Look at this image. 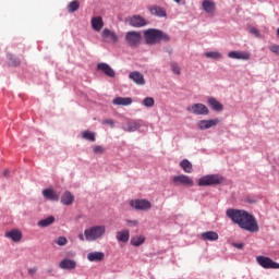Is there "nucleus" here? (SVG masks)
Listing matches in <instances>:
<instances>
[{
  "mask_svg": "<svg viewBox=\"0 0 279 279\" xmlns=\"http://www.w3.org/2000/svg\"><path fill=\"white\" fill-rule=\"evenodd\" d=\"M226 215L242 230L258 232V222H256V218L252 214L241 209H227Z\"/></svg>",
  "mask_w": 279,
  "mask_h": 279,
  "instance_id": "1",
  "label": "nucleus"
},
{
  "mask_svg": "<svg viewBox=\"0 0 279 279\" xmlns=\"http://www.w3.org/2000/svg\"><path fill=\"white\" fill-rule=\"evenodd\" d=\"M144 38L146 45H158L159 43H169V37L165 32L156 28H148L144 31Z\"/></svg>",
  "mask_w": 279,
  "mask_h": 279,
  "instance_id": "2",
  "label": "nucleus"
},
{
  "mask_svg": "<svg viewBox=\"0 0 279 279\" xmlns=\"http://www.w3.org/2000/svg\"><path fill=\"white\" fill-rule=\"evenodd\" d=\"M86 241H97L106 234V226H94L84 231Z\"/></svg>",
  "mask_w": 279,
  "mask_h": 279,
  "instance_id": "3",
  "label": "nucleus"
},
{
  "mask_svg": "<svg viewBox=\"0 0 279 279\" xmlns=\"http://www.w3.org/2000/svg\"><path fill=\"white\" fill-rule=\"evenodd\" d=\"M124 40L129 47L136 49L143 43V34L138 31L128 32L124 36Z\"/></svg>",
  "mask_w": 279,
  "mask_h": 279,
  "instance_id": "4",
  "label": "nucleus"
},
{
  "mask_svg": "<svg viewBox=\"0 0 279 279\" xmlns=\"http://www.w3.org/2000/svg\"><path fill=\"white\" fill-rule=\"evenodd\" d=\"M221 182H223V177L219 174H209L198 180V186H213L221 184Z\"/></svg>",
  "mask_w": 279,
  "mask_h": 279,
  "instance_id": "5",
  "label": "nucleus"
},
{
  "mask_svg": "<svg viewBox=\"0 0 279 279\" xmlns=\"http://www.w3.org/2000/svg\"><path fill=\"white\" fill-rule=\"evenodd\" d=\"M172 184H174V186H194L195 182L193 181V179L186 174H180V175H175L172 177Z\"/></svg>",
  "mask_w": 279,
  "mask_h": 279,
  "instance_id": "6",
  "label": "nucleus"
},
{
  "mask_svg": "<svg viewBox=\"0 0 279 279\" xmlns=\"http://www.w3.org/2000/svg\"><path fill=\"white\" fill-rule=\"evenodd\" d=\"M256 260L263 269H279L278 262H275L270 257L259 255L256 257Z\"/></svg>",
  "mask_w": 279,
  "mask_h": 279,
  "instance_id": "7",
  "label": "nucleus"
},
{
  "mask_svg": "<svg viewBox=\"0 0 279 279\" xmlns=\"http://www.w3.org/2000/svg\"><path fill=\"white\" fill-rule=\"evenodd\" d=\"M187 112H192V114L196 116H205L208 114L210 111L208 110V107L204 104H194L192 106H189L186 108Z\"/></svg>",
  "mask_w": 279,
  "mask_h": 279,
  "instance_id": "8",
  "label": "nucleus"
},
{
  "mask_svg": "<svg viewBox=\"0 0 279 279\" xmlns=\"http://www.w3.org/2000/svg\"><path fill=\"white\" fill-rule=\"evenodd\" d=\"M130 206L135 208V210H149L151 208V202L143 199H132L130 201Z\"/></svg>",
  "mask_w": 279,
  "mask_h": 279,
  "instance_id": "9",
  "label": "nucleus"
},
{
  "mask_svg": "<svg viewBox=\"0 0 279 279\" xmlns=\"http://www.w3.org/2000/svg\"><path fill=\"white\" fill-rule=\"evenodd\" d=\"M126 21L131 27H145V25H147V21L141 15H133Z\"/></svg>",
  "mask_w": 279,
  "mask_h": 279,
  "instance_id": "10",
  "label": "nucleus"
},
{
  "mask_svg": "<svg viewBox=\"0 0 279 279\" xmlns=\"http://www.w3.org/2000/svg\"><path fill=\"white\" fill-rule=\"evenodd\" d=\"M102 36V40H105V43H119V36H117V33L105 28L101 33Z\"/></svg>",
  "mask_w": 279,
  "mask_h": 279,
  "instance_id": "11",
  "label": "nucleus"
},
{
  "mask_svg": "<svg viewBox=\"0 0 279 279\" xmlns=\"http://www.w3.org/2000/svg\"><path fill=\"white\" fill-rule=\"evenodd\" d=\"M228 58H231L232 60H250L252 53L248 51H230Z\"/></svg>",
  "mask_w": 279,
  "mask_h": 279,
  "instance_id": "12",
  "label": "nucleus"
},
{
  "mask_svg": "<svg viewBox=\"0 0 279 279\" xmlns=\"http://www.w3.org/2000/svg\"><path fill=\"white\" fill-rule=\"evenodd\" d=\"M215 125H219V119L201 120L197 123L198 130H210V128H215Z\"/></svg>",
  "mask_w": 279,
  "mask_h": 279,
  "instance_id": "13",
  "label": "nucleus"
},
{
  "mask_svg": "<svg viewBox=\"0 0 279 279\" xmlns=\"http://www.w3.org/2000/svg\"><path fill=\"white\" fill-rule=\"evenodd\" d=\"M129 78H131L137 86H145V76L138 71L131 72Z\"/></svg>",
  "mask_w": 279,
  "mask_h": 279,
  "instance_id": "14",
  "label": "nucleus"
},
{
  "mask_svg": "<svg viewBox=\"0 0 279 279\" xmlns=\"http://www.w3.org/2000/svg\"><path fill=\"white\" fill-rule=\"evenodd\" d=\"M97 70L105 73V75H107V77H114L117 75L114 73V70L112 68H110V65L108 63H98Z\"/></svg>",
  "mask_w": 279,
  "mask_h": 279,
  "instance_id": "15",
  "label": "nucleus"
},
{
  "mask_svg": "<svg viewBox=\"0 0 279 279\" xmlns=\"http://www.w3.org/2000/svg\"><path fill=\"white\" fill-rule=\"evenodd\" d=\"M43 195L46 199H49V202H58L60 199V194L56 193L53 189H45Z\"/></svg>",
  "mask_w": 279,
  "mask_h": 279,
  "instance_id": "16",
  "label": "nucleus"
},
{
  "mask_svg": "<svg viewBox=\"0 0 279 279\" xmlns=\"http://www.w3.org/2000/svg\"><path fill=\"white\" fill-rule=\"evenodd\" d=\"M106 258V254L104 252H90L87 254V260L89 263H101Z\"/></svg>",
  "mask_w": 279,
  "mask_h": 279,
  "instance_id": "17",
  "label": "nucleus"
},
{
  "mask_svg": "<svg viewBox=\"0 0 279 279\" xmlns=\"http://www.w3.org/2000/svg\"><path fill=\"white\" fill-rule=\"evenodd\" d=\"M60 269H66L69 271L77 267V263L74 259L64 258L59 263Z\"/></svg>",
  "mask_w": 279,
  "mask_h": 279,
  "instance_id": "18",
  "label": "nucleus"
},
{
  "mask_svg": "<svg viewBox=\"0 0 279 279\" xmlns=\"http://www.w3.org/2000/svg\"><path fill=\"white\" fill-rule=\"evenodd\" d=\"M7 239H12L14 243H19L23 239V233L19 229H13L5 233Z\"/></svg>",
  "mask_w": 279,
  "mask_h": 279,
  "instance_id": "19",
  "label": "nucleus"
},
{
  "mask_svg": "<svg viewBox=\"0 0 279 279\" xmlns=\"http://www.w3.org/2000/svg\"><path fill=\"white\" fill-rule=\"evenodd\" d=\"M90 23L94 32H101L104 29V19L101 16L93 17Z\"/></svg>",
  "mask_w": 279,
  "mask_h": 279,
  "instance_id": "20",
  "label": "nucleus"
},
{
  "mask_svg": "<svg viewBox=\"0 0 279 279\" xmlns=\"http://www.w3.org/2000/svg\"><path fill=\"white\" fill-rule=\"evenodd\" d=\"M207 104L216 112H221L223 110V105L219 102L215 97H209Z\"/></svg>",
  "mask_w": 279,
  "mask_h": 279,
  "instance_id": "21",
  "label": "nucleus"
},
{
  "mask_svg": "<svg viewBox=\"0 0 279 279\" xmlns=\"http://www.w3.org/2000/svg\"><path fill=\"white\" fill-rule=\"evenodd\" d=\"M116 239H118L120 243H128L130 241V230L124 229V230L118 231L116 233Z\"/></svg>",
  "mask_w": 279,
  "mask_h": 279,
  "instance_id": "22",
  "label": "nucleus"
},
{
  "mask_svg": "<svg viewBox=\"0 0 279 279\" xmlns=\"http://www.w3.org/2000/svg\"><path fill=\"white\" fill-rule=\"evenodd\" d=\"M202 241H219V233L215 231H206L201 234Z\"/></svg>",
  "mask_w": 279,
  "mask_h": 279,
  "instance_id": "23",
  "label": "nucleus"
},
{
  "mask_svg": "<svg viewBox=\"0 0 279 279\" xmlns=\"http://www.w3.org/2000/svg\"><path fill=\"white\" fill-rule=\"evenodd\" d=\"M202 5H203V10L207 14H215V10H216L215 2H213L211 0H204Z\"/></svg>",
  "mask_w": 279,
  "mask_h": 279,
  "instance_id": "24",
  "label": "nucleus"
},
{
  "mask_svg": "<svg viewBox=\"0 0 279 279\" xmlns=\"http://www.w3.org/2000/svg\"><path fill=\"white\" fill-rule=\"evenodd\" d=\"M113 106H132V98L117 97L112 100Z\"/></svg>",
  "mask_w": 279,
  "mask_h": 279,
  "instance_id": "25",
  "label": "nucleus"
},
{
  "mask_svg": "<svg viewBox=\"0 0 279 279\" xmlns=\"http://www.w3.org/2000/svg\"><path fill=\"white\" fill-rule=\"evenodd\" d=\"M73 202H75V196H73L71 192H64L61 196V204H63V206H71Z\"/></svg>",
  "mask_w": 279,
  "mask_h": 279,
  "instance_id": "26",
  "label": "nucleus"
},
{
  "mask_svg": "<svg viewBox=\"0 0 279 279\" xmlns=\"http://www.w3.org/2000/svg\"><path fill=\"white\" fill-rule=\"evenodd\" d=\"M180 167L183 169L185 173H193V163H191L189 159H183L180 162Z\"/></svg>",
  "mask_w": 279,
  "mask_h": 279,
  "instance_id": "27",
  "label": "nucleus"
},
{
  "mask_svg": "<svg viewBox=\"0 0 279 279\" xmlns=\"http://www.w3.org/2000/svg\"><path fill=\"white\" fill-rule=\"evenodd\" d=\"M56 221V218L53 216H49L46 219L39 220L37 222V226L39 228H48V226H51V223H53Z\"/></svg>",
  "mask_w": 279,
  "mask_h": 279,
  "instance_id": "28",
  "label": "nucleus"
},
{
  "mask_svg": "<svg viewBox=\"0 0 279 279\" xmlns=\"http://www.w3.org/2000/svg\"><path fill=\"white\" fill-rule=\"evenodd\" d=\"M138 128H141V123H138L136 121H129V122H126L124 130L126 132H136V130H138Z\"/></svg>",
  "mask_w": 279,
  "mask_h": 279,
  "instance_id": "29",
  "label": "nucleus"
},
{
  "mask_svg": "<svg viewBox=\"0 0 279 279\" xmlns=\"http://www.w3.org/2000/svg\"><path fill=\"white\" fill-rule=\"evenodd\" d=\"M150 13L154 15V16H167V11H165V9L160 8V7H153L150 8Z\"/></svg>",
  "mask_w": 279,
  "mask_h": 279,
  "instance_id": "30",
  "label": "nucleus"
},
{
  "mask_svg": "<svg viewBox=\"0 0 279 279\" xmlns=\"http://www.w3.org/2000/svg\"><path fill=\"white\" fill-rule=\"evenodd\" d=\"M143 243H145L144 235H135L131 239V245H134V247H140V245H143Z\"/></svg>",
  "mask_w": 279,
  "mask_h": 279,
  "instance_id": "31",
  "label": "nucleus"
},
{
  "mask_svg": "<svg viewBox=\"0 0 279 279\" xmlns=\"http://www.w3.org/2000/svg\"><path fill=\"white\" fill-rule=\"evenodd\" d=\"M80 10V2L77 0H73L68 4V12L73 14V12H77Z\"/></svg>",
  "mask_w": 279,
  "mask_h": 279,
  "instance_id": "32",
  "label": "nucleus"
},
{
  "mask_svg": "<svg viewBox=\"0 0 279 279\" xmlns=\"http://www.w3.org/2000/svg\"><path fill=\"white\" fill-rule=\"evenodd\" d=\"M83 138H85V141H90L92 143H95L96 141L95 133L90 131H84Z\"/></svg>",
  "mask_w": 279,
  "mask_h": 279,
  "instance_id": "33",
  "label": "nucleus"
},
{
  "mask_svg": "<svg viewBox=\"0 0 279 279\" xmlns=\"http://www.w3.org/2000/svg\"><path fill=\"white\" fill-rule=\"evenodd\" d=\"M155 104H156V101L151 97H146L143 100V106H145L146 108H154Z\"/></svg>",
  "mask_w": 279,
  "mask_h": 279,
  "instance_id": "34",
  "label": "nucleus"
},
{
  "mask_svg": "<svg viewBox=\"0 0 279 279\" xmlns=\"http://www.w3.org/2000/svg\"><path fill=\"white\" fill-rule=\"evenodd\" d=\"M205 57L206 58H211L213 60H219L221 58V53L211 51V52H206Z\"/></svg>",
  "mask_w": 279,
  "mask_h": 279,
  "instance_id": "35",
  "label": "nucleus"
},
{
  "mask_svg": "<svg viewBox=\"0 0 279 279\" xmlns=\"http://www.w3.org/2000/svg\"><path fill=\"white\" fill-rule=\"evenodd\" d=\"M171 71L175 74V75H180L181 71H180V65H178L177 62H172L170 64Z\"/></svg>",
  "mask_w": 279,
  "mask_h": 279,
  "instance_id": "36",
  "label": "nucleus"
},
{
  "mask_svg": "<svg viewBox=\"0 0 279 279\" xmlns=\"http://www.w3.org/2000/svg\"><path fill=\"white\" fill-rule=\"evenodd\" d=\"M54 243H57V245L64 246L69 243V240H66L64 236H59L57 240H54Z\"/></svg>",
  "mask_w": 279,
  "mask_h": 279,
  "instance_id": "37",
  "label": "nucleus"
},
{
  "mask_svg": "<svg viewBox=\"0 0 279 279\" xmlns=\"http://www.w3.org/2000/svg\"><path fill=\"white\" fill-rule=\"evenodd\" d=\"M93 151L94 154L101 156V154H105L106 148H104V146H94Z\"/></svg>",
  "mask_w": 279,
  "mask_h": 279,
  "instance_id": "38",
  "label": "nucleus"
},
{
  "mask_svg": "<svg viewBox=\"0 0 279 279\" xmlns=\"http://www.w3.org/2000/svg\"><path fill=\"white\" fill-rule=\"evenodd\" d=\"M250 34H252L256 38H260V31H258L256 27H251L250 28Z\"/></svg>",
  "mask_w": 279,
  "mask_h": 279,
  "instance_id": "39",
  "label": "nucleus"
},
{
  "mask_svg": "<svg viewBox=\"0 0 279 279\" xmlns=\"http://www.w3.org/2000/svg\"><path fill=\"white\" fill-rule=\"evenodd\" d=\"M102 123L104 125H110V128H114V120L112 119H105Z\"/></svg>",
  "mask_w": 279,
  "mask_h": 279,
  "instance_id": "40",
  "label": "nucleus"
},
{
  "mask_svg": "<svg viewBox=\"0 0 279 279\" xmlns=\"http://www.w3.org/2000/svg\"><path fill=\"white\" fill-rule=\"evenodd\" d=\"M270 51L272 53H276V56H279V46H271Z\"/></svg>",
  "mask_w": 279,
  "mask_h": 279,
  "instance_id": "41",
  "label": "nucleus"
},
{
  "mask_svg": "<svg viewBox=\"0 0 279 279\" xmlns=\"http://www.w3.org/2000/svg\"><path fill=\"white\" fill-rule=\"evenodd\" d=\"M10 60H11V62H12V64H13L14 66H19V64H21V60H19V59L10 58Z\"/></svg>",
  "mask_w": 279,
  "mask_h": 279,
  "instance_id": "42",
  "label": "nucleus"
},
{
  "mask_svg": "<svg viewBox=\"0 0 279 279\" xmlns=\"http://www.w3.org/2000/svg\"><path fill=\"white\" fill-rule=\"evenodd\" d=\"M233 247H236L238 250H243V247H245V244H243V243H233Z\"/></svg>",
  "mask_w": 279,
  "mask_h": 279,
  "instance_id": "43",
  "label": "nucleus"
},
{
  "mask_svg": "<svg viewBox=\"0 0 279 279\" xmlns=\"http://www.w3.org/2000/svg\"><path fill=\"white\" fill-rule=\"evenodd\" d=\"M36 268H29L28 269V274H29V276H34L35 274H36Z\"/></svg>",
  "mask_w": 279,
  "mask_h": 279,
  "instance_id": "44",
  "label": "nucleus"
},
{
  "mask_svg": "<svg viewBox=\"0 0 279 279\" xmlns=\"http://www.w3.org/2000/svg\"><path fill=\"white\" fill-rule=\"evenodd\" d=\"M128 223H131V226H138V221L136 220H128Z\"/></svg>",
  "mask_w": 279,
  "mask_h": 279,
  "instance_id": "45",
  "label": "nucleus"
},
{
  "mask_svg": "<svg viewBox=\"0 0 279 279\" xmlns=\"http://www.w3.org/2000/svg\"><path fill=\"white\" fill-rule=\"evenodd\" d=\"M78 239H80V241H84V234L81 233V234L78 235Z\"/></svg>",
  "mask_w": 279,
  "mask_h": 279,
  "instance_id": "46",
  "label": "nucleus"
},
{
  "mask_svg": "<svg viewBox=\"0 0 279 279\" xmlns=\"http://www.w3.org/2000/svg\"><path fill=\"white\" fill-rule=\"evenodd\" d=\"M182 0H174L175 3H180Z\"/></svg>",
  "mask_w": 279,
  "mask_h": 279,
  "instance_id": "47",
  "label": "nucleus"
},
{
  "mask_svg": "<svg viewBox=\"0 0 279 279\" xmlns=\"http://www.w3.org/2000/svg\"><path fill=\"white\" fill-rule=\"evenodd\" d=\"M4 175H8V170H7V171H4Z\"/></svg>",
  "mask_w": 279,
  "mask_h": 279,
  "instance_id": "48",
  "label": "nucleus"
}]
</instances>
